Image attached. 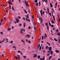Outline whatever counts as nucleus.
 <instances>
[{"label": "nucleus", "mask_w": 60, "mask_h": 60, "mask_svg": "<svg viewBox=\"0 0 60 60\" xmlns=\"http://www.w3.org/2000/svg\"><path fill=\"white\" fill-rule=\"evenodd\" d=\"M25 3L26 5V6L27 7L29 6V5L28 4V3L27 1H25Z\"/></svg>", "instance_id": "obj_1"}, {"label": "nucleus", "mask_w": 60, "mask_h": 60, "mask_svg": "<svg viewBox=\"0 0 60 60\" xmlns=\"http://www.w3.org/2000/svg\"><path fill=\"white\" fill-rule=\"evenodd\" d=\"M48 48L49 49V53L51 52V51L52 50V47H48Z\"/></svg>", "instance_id": "obj_2"}, {"label": "nucleus", "mask_w": 60, "mask_h": 60, "mask_svg": "<svg viewBox=\"0 0 60 60\" xmlns=\"http://www.w3.org/2000/svg\"><path fill=\"white\" fill-rule=\"evenodd\" d=\"M9 9H11V6L10 5H11V3L10 2H9Z\"/></svg>", "instance_id": "obj_3"}, {"label": "nucleus", "mask_w": 60, "mask_h": 60, "mask_svg": "<svg viewBox=\"0 0 60 60\" xmlns=\"http://www.w3.org/2000/svg\"><path fill=\"white\" fill-rule=\"evenodd\" d=\"M33 55V57H37V55L36 54H34Z\"/></svg>", "instance_id": "obj_4"}, {"label": "nucleus", "mask_w": 60, "mask_h": 60, "mask_svg": "<svg viewBox=\"0 0 60 60\" xmlns=\"http://www.w3.org/2000/svg\"><path fill=\"white\" fill-rule=\"evenodd\" d=\"M40 12H41V16H42V10H41Z\"/></svg>", "instance_id": "obj_5"}, {"label": "nucleus", "mask_w": 60, "mask_h": 60, "mask_svg": "<svg viewBox=\"0 0 60 60\" xmlns=\"http://www.w3.org/2000/svg\"><path fill=\"white\" fill-rule=\"evenodd\" d=\"M17 56H18V57L19 59V60H20V59L21 58H20V56L19 55H18Z\"/></svg>", "instance_id": "obj_6"}, {"label": "nucleus", "mask_w": 60, "mask_h": 60, "mask_svg": "<svg viewBox=\"0 0 60 60\" xmlns=\"http://www.w3.org/2000/svg\"><path fill=\"white\" fill-rule=\"evenodd\" d=\"M25 36L26 37H27L28 38H29L30 37V35H27Z\"/></svg>", "instance_id": "obj_7"}, {"label": "nucleus", "mask_w": 60, "mask_h": 60, "mask_svg": "<svg viewBox=\"0 0 60 60\" xmlns=\"http://www.w3.org/2000/svg\"><path fill=\"white\" fill-rule=\"evenodd\" d=\"M16 22H17V23L19 22V19H16Z\"/></svg>", "instance_id": "obj_8"}, {"label": "nucleus", "mask_w": 60, "mask_h": 60, "mask_svg": "<svg viewBox=\"0 0 60 60\" xmlns=\"http://www.w3.org/2000/svg\"><path fill=\"white\" fill-rule=\"evenodd\" d=\"M23 29H22L20 30L21 34H22L23 33V32L22 31H23Z\"/></svg>", "instance_id": "obj_9"}, {"label": "nucleus", "mask_w": 60, "mask_h": 60, "mask_svg": "<svg viewBox=\"0 0 60 60\" xmlns=\"http://www.w3.org/2000/svg\"><path fill=\"white\" fill-rule=\"evenodd\" d=\"M38 19H39V20H42V18H40V17H39L38 18Z\"/></svg>", "instance_id": "obj_10"}, {"label": "nucleus", "mask_w": 60, "mask_h": 60, "mask_svg": "<svg viewBox=\"0 0 60 60\" xmlns=\"http://www.w3.org/2000/svg\"><path fill=\"white\" fill-rule=\"evenodd\" d=\"M55 51L56 53H58L59 52V50H55Z\"/></svg>", "instance_id": "obj_11"}, {"label": "nucleus", "mask_w": 60, "mask_h": 60, "mask_svg": "<svg viewBox=\"0 0 60 60\" xmlns=\"http://www.w3.org/2000/svg\"><path fill=\"white\" fill-rule=\"evenodd\" d=\"M50 7L51 8L52 7H53V5H52V3H50Z\"/></svg>", "instance_id": "obj_12"}, {"label": "nucleus", "mask_w": 60, "mask_h": 60, "mask_svg": "<svg viewBox=\"0 0 60 60\" xmlns=\"http://www.w3.org/2000/svg\"><path fill=\"white\" fill-rule=\"evenodd\" d=\"M57 35L58 36H60V33H57Z\"/></svg>", "instance_id": "obj_13"}, {"label": "nucleus", "mask_w": 60, "mask_h": 60, "mask_svg": "<svg viewBox=\"0 0 60 60\" xmlns=\"http://www.w3.org/2000/svg\"><path fill=\"white\" fill-rule=\"evenodd\" d=\"M21 41H22V42L23 43H25V41H24L23 40V39H22L21 40Z\"/></svg>", "instance_id": "obj_14"}, {"label": "nucleus", "mask_w": 60, "mask_h": 60, "mask_svg": "<svg viewBox=\"0 0 60 60\" xmlns=\"http://www.w3.org/2000/svg\"><path fill=\"white\" fill-rule=\"evenodd\" d=\"M54 40L55 41H58L57 40H56V39L55 38H54Z\"/></svg>", "instance_id": "obj_15"}, {"label": "nucleus", "mask_w": 60, "mask_h": 60, "mask_svg": "<svg viewBox=\"0 0 60 60\" xmlns=\"http://www.w3.org/2000/svg\"><path fill=\"white\" fill-rule=\"evenodd\" d=\"M47 30H48V31H49V27L48 26H47Z\"/></svg>", "instance_id": "obj_16"}, {"label": "nucleus", "mask_w": 60, "mask_h": 60, "mask_svg": "<svg viewBox=\"0 0 60 60\" xmlns=\"http://www.w3.org/2000/svg\"><path fill=\"white\" fill-rule=\"evenodd\" d=\"M23 24V27H25V26H26V25H26L25 23H24Z\"/></svg>", "instance_id": "obj_17"}, {"label": "nucleus", "mask_w": 60, "mask_h": 60, "mask_svg": "<svg viewBox=\"0 0 60 60\" xmlns=\"http://www.w3.org/2000/svg\"><path fill=\"white\" fill-rule=\"evenodd\" d=\"M33 24H34V25H36V22H33Z\"/></svg>", "instance_id": "obj_18"}, {"label": "nucleus", "mask_w": 60, "mask_h": 60, "mask_svg": "<svg viewBox=\"0 0 60 60\" xmlns=\"http://www.w3.org/2000/svg\"><path fill=\"white\" fill-rule=\"evenodd\" d=\"M23 10L24 11L25 13H26V14H27V12H26V10H25V9H24Z\"/></svg>", "instance_id": "obj_19"}, {"label": "nucleus", "mask_w": 60, "mask_h": 60, "mask_svg": "<svg viewBox=\"0 0 60 60\" xmlns=\"http://www.w3.org/2000/svg\"><path fill=\"white\" fill-rule=\"evenodd\" d=\"M53 19L54 21H55V16H53Z\"/></svg>", "instance_id": "obj_20"}, {"label": "nucleus", "mask_w": 60, "mask_h": 60, "mask_svg": "<svg viewBox=\"0 0 60 60\" xmlns=\"http://www.w3.org/2000/svg\"><path fill=\"white\" fill-rule=\"evenodd\" d=\"M51 57H52V56H50V57H49V60H50V59Z\"/></svg>", "instance_id": "obj_21"}, {"label": "nucleus", "mask_w": 60, "mask_h": 60, "mask_svg": "<svg viewBox=\"0 0 60 60\" xmlns=\"http://www.w3.org/2000/svg\"><path fill=\"white\" fill-rule=\"evenodd\" d=\"M51 22L52 23H53V24H55V22H54V21H53V20H52V21Z\"/></svg>", "instance_id": "obj_22"}, {"label": "nucleus", "mask_w": 60, "mask_h": 60, "mask_svg": "<svg viewBox=\"0 0 60 60\" xmlns=\"http://www.w3.org/2000/svg\"><path fill=\"white\" fill-rule=\"evenodd\" d=\"M7 30H8V31H10V30H11V28H9Z\"/></svg>", "instance_id": "obj_23"}, {"label": "nucleus", "mask_w": 60, "mask_h": 60, "mask_svg": "<svg viewBox=\"0 0 60 60\" xmlns=\"http://www.w3.org/2000/svg\"><path fill=\"white\" fill-rule=\"evenodd\" d=\"M45 37H47V34H46V33L45 34Z\"/></svg>", "instance_id": "obj_24"}, {"label": "nucleus", "mask_w": 60, "mask_h": 60, "mask_svg": "<svg viewBox=\"0 0 60 60\" xmlns=\"http://www.w3.org/2000/svg\"><path fill=\"white\" fill-rule=\"evenodd\" d=\"M12 10H13V11H14V8H13V7H12Z\"/></svg>", "instance_id": "obj_25"}, {"label": "nucleus", "mask_w": 60, "mask_h": 60, "mask_svg": "<svg viewBox=\"0 0 60 60\" xmlns=\"http://www.w3.org/2000/svg\"><path fill=\"white\" fill-rule=\"evenodd\" d=\"M9 42H10V43H13V41H9Z\"/></svg>", "instance_id": "obj_26"}, {"label": "nucleus", "mask_w": 60, "mask_h": 60, "mask_svg": "<svg viewBox=\"0 0 60 60\" xmlns=\"http://www.w3.org/2000/svg\"><path fill=\"white\" fill-rule=\"evenodd\" d=\"M50 55V53H48V54H47V56H49Z\"/></svg>", "instance_id": "obj_27"}, {"label": "nucleus", "mask_w": 60, "mask_h": 60, "mask_svg": "<svg viewBox=\"0 0 60 60\" xmlns=\"http://www.w3.org/2000/svg\"><path fill=\"white\" fill-rule=\"evenodd\" d=\"M53 51H51V53H50V54L51 55H52V54H53Z\"/></svg>", "instance_id": "obj_28"}, {"label": "nucleus", "mask_w": 60, "mask_h": 60, "mask_svg": "<svg viewBox=\"0 0 60 60\" xmlns=\"http://www.w3.org/2000/svg\"><path fill=\"white\" fill-rule=\"evenodd\" d=\"M41 56H38V59H39L40 58Z\"/></svg>", "instance_id": "obj_29"}, {"label": "nucleus", "mask_w": 60, "mask_h": 60, "mask_svg": "<svg viewBox=\"0 0 60 60\" xmlns=\"http://www.w3.org/2000/svg\"><path fill=\"white\" fill-rule=\"evenodd\" d=\"M35 3H37L38 2V1L37 0H35Z\"/></svg>", "instance_id": "obj_30"}, {"label": "nucleus", "mask_w": 60, "mask_h": 60, "mask_svg": "<svg viewBox=\"0 0 60 60\" xmlns=\"http://www.w3.org/2000/svg\"><path fill=\"white\" fill-rule=\"evenodd\" d=\"M23 58H24L25 59H26V56H23Z\"/></svg>", "instance_id": "obj_31"}, {"label": "nucleus", "mask_w": 60, "mask_h": 60, "mask_svg": "<svg viewBox=\"0 0 60 60\" xmlns=\"http://www.w3.org/2000/svg\"><path fill=\"white\" fill-rule=\"evenodd\" d=\"M47 44H48V45H49V46H50V44H49V43H48V42H47Z\"/></svg>", "instance_id": "obj_32"}, {"label": "nucleus", "mask_w": 60, "mask_h": 60, "mask_svg": "<svg viewBox=\"0 0 60 60\" xmlns=\"http://www.w3.org/2000/svg\"><path fill=\"white\" fill-rule=\"evenodd\" d=\"M51 26L52 27H53L54 26V25H51Z\"/></svg>", "instance_id": "obj_33"}, {"label": "nucleus", "mask_w": 60, "mask_h": 60, "mask_svg": "<svg viewBox=\"0 0 60 60\" xmlns=\"http://www.w3.org/2000/svg\"><path fill=\"white\" fill-rule=\"evenodd\" d=\"M49 15L50 16H51H51H52L51 15V13L49 12Z\"/></svg>", "instance_id": "obj_34"}, {"label": "nucleus", "mask_w": 60, "mask_h": 60, "mask_svg": "<svg viewBox=\"0 0 60 60\" xmlns=\"http://www.w3.org/2000/svg\"><path fill=\"white\" fill-rule=\"evenodd\" d=\"M36 5L37 6H38V3H36Z\"/></svg>", "instance_id": "obj_35"}, {"label": "nucleus", "mask_w": 60, "mask_h": 60, "mask_svg": "<svg viewBox=\"0 0 60 60\" xmlns=\"http://www.w3.org/2000/svg\"><path fill=\"white\" fill-rule=\"evenodd\" d=\"M39 6H41V2L40 1L39 3Z\"/></svg>", "instance_id": "obj_36"}, {"label": "nucleus", "mask_w": 60, "mask_h": 60, "mask_svg": "<svg viewBox=\"0 0 60 60\" xmlns=\"http://www.w3.org/2000/svg\"><path fill=\"white\" fill-rule=\"evenodd\" d=\"M41 46H40L39 49L40 50H41Z\"/></svg>", "instance_id": "obj_37"}, {"label": "nucleus", "mask_w": 60, "mask_h": 60, "mask_svg": "<svg viewBox=\"0 0 60 60\" xmlns=\"http://www.w3.org/2000/svg\"><path fill=\"white\" fill-rule=\"evenodd\" d=\"M48 46H46V49H48Z\"/></svg>", "instance_id": "obj_38"}, {"label": "nucleus", "mask_w": 60, "mask_h": 60, "mask_svg": "<svg viewBox=\"0 0 60 60\" xmlns=\"http://www.w3.org/2000/svg\"><path fill=\"white\" fill-rule=\"evenodd\" d=\"M28 42L29 43H31V42H30V41H28Z\"/></svg>", "instance_id": "obj_39"}, {"label": "nucleus", "mask_w": 60, "mask_h": 60, "mask_svg": "<svg viewBox=\"0 0 60 60\" xmlns=\"http://www.w3.org/2000/svg\"><path fill=\"white\" fill-rule=\"evenodd\" d=\"M18 18H19V19H20L21 18V17L19 16H18Z\"/></svg>", "instance_id": "obj_40"}, {"label": "nucleus", "mask_w": 60, "mask_h": 60, "mask_svg": "<svg viewBox=\"0 0 60 60\" xmlns=\"http://www.w3.org/2000/svg\"><path fill=\"white\" fill-rule=\"evenodd\" d=\"M56 32H58V29H57L56 30Z\"/></svg>", "instance_id": "obj_41"}, {"label": "nucleus", "mask_w": 60, "mask_h": 60, "mask_svg": "<svg viewBox=\"0 0 60 60\" xmlns=\"http://www.w3.org/2000/svg\"><path fill=\"white\" fill-rule=\"evenodd\" d=\"M28 20L29 22H30V20L29 19H28Z\"/></svg>", "instance_id": "obj_42"}, {"label": "nucleus", "mask_w": 60, "mask_h": 60, "mask_svg": "<svg viewBox=\"0 0 60 60\" xmlns=\"http://www.w3.org/2000/svg\"><path fill=\"white\" fill-rule=\"evenodd\" d=\"M3 21H4L3 20V19H2L1 20V22H2Z\"/></svg>", "instance_id": "obj_43"}, {"label": "nucleus", "mask_w": 60, "mask_h": 60, "mask_svg": "<svg viewBox=\"0 0 60 60\" xmlns=\"http://www.w3.org/2000/svg\"><path fill=\"white\" fill-rule=\"evenodd\" d=\"M45 25L46 26H48V23H45Z\"/></svg>", "instance_id": "obj_44"}, {"label": "nucleus", "mask_w": 60, "mask_h": 60, "mask_svg": "<svg viewBox=\"0 0 60 60\" xmlns=\"http://www.w3.org/2000/svg\"><path fill=\"white\" fill-rule=\"evenodd\" d=\"M26 21H27L28 20L27 19V17H26Z\"/></svg>", "instance_id": "obj_45"}, {"label": "nucleus", "mask_w": 60, "mask_h": 60, "mask_svg": "<svg viewBox=\"0 0 60 60\" xmlns=\"http://www.w3.org/2000/svg\"><path fill=\"white\" fill-rule=\"evenodd\" d=\"M32 19H34V15H32Z\"/></svg>", "instance_id": "obj_46"}, {"label": "nucleus", "mask_w": 60, "mask_h": 60, "mask_svg": "<svg viewBox=\"0 0 60 60\" xmlns=\"http://www.w3.org/2000/svg\"><path fill=\"white\" fill-rule=\"evenodd\" d=\"M6 40H7V41L6 42H7L8 41V39L7 38Z\"/></svg>", "instance_id": "obj_47"}, {"label": "nucleus", "mask_w": 60, "mask_h": 60, "mask_svg": "<svg viewBox=\"0 0 60 60\" xmlns=\"http://www.w3.org/2000/svg\"><path fill=\"white\" fill-rule=\"evenodd\" d=\"M14 57L16 59H18V58H17V57L16 56H14Z\"/></svg>", "instance_id": "obj_48"}, {"label": "nucleus", "mask_w": 60, "mask_h": 60, "mask_svg": "<svg viewBox=\"0 0 60 60\" xmlns=\"http://www.w3.org/2000/svg\"><path fill=\"white\" fill-rule=\"evenodd\" d=\"M19 26H21V24L20 23L19 24Z\"/></svg>", "instance_id": "obj_49"}, {"label": "nucleus", "mask_w": 60, "mask_h": 60, "mask_svg": "<svg viewBox=\"0 0 60 60\" xmlns=\"http://www.w3.org/2000/svg\"><path fill=\"white\" fill-rule=\"evenodd\" d=\"M45 60V58H44V56L43 57V60Z\"/></svg>", "instance_id": "obj_50"}, {"label": "nucleus", "mask_w": 60, "mask_h": 60, "mask_svg": "<svg viewBox=\"0 0 60 60\" xmlns=\"http://www.w3.org/2000/svg\"><path fill=\"white\" fill-rule=\"evenodd\" d=\"M28 28L29 29H30L31 28V27L30 26H29L28 27Z\"/></svg>", "instance_id": "obj_51"}, {"label": "nucleus", "mask_w": 60, "mask_h": 60, "mask_svg": "<svg viewBox=\"0 0 60 60\" xmlns=\"http://www.w3.org/2000/svg\"><path fill=\"white\" fill-rule=\"evenodd\" d=\"M57 3H56L55 4V6H57Z\"/></svg>", "instance_id": "obj_52"}, {"label": "nucleus", "mask_w": 60, "mask_h": 60, "mask_svg": "<svg viewBox=\"0 0 60 60\" xmlns=\"http://www.w3.org/2000/svg\"><path fill=\"white\" fill-rule=\"evenodd\" d=\"M43 39V36H42V40Z\"/></svg>", "instance_id": "obj_53"}, {"label": "nucleus", "mask_w": 60, "mask_h": 60, "mask_svg": "<svg viewBox=\"0 0 60 60\" xmlns=\"http://www.w3.org/2000/svg\"><path fill=\"white\" fill-rule=\"evenodd\" d=\"M2 57H4V55L3 54L2 55Z\"/></svg>", "instance_id": "obj_54"}, {"label": "nucleus", "mask_w": 60, "mask_h": 60, "mask_svg": "<svg viewBox=\"0 0 60 60\" xmlns=\"http://www.w3.org/2000/svg\"><path fill=\"white\" fill-rule=\"evenodd\" d=\"M21 51H18V53H20V52Z\"/></svg>", "instance_id": "obj_55"}, {"label": "nucleus", "mask_w": 60, "mask_h": 60, "mask_svg": "<svg viewBox=\"0 0 60 60\" xmlns=\"http://www.w3.org/2000/svg\"><path fill=\"white\" fill-rule=\"evenodd\" d=\"M49 25H50V26H51V23H50V22L49 21Z\"/></svg>", "instance_id": "obj_56"}, {"label": "nucleus", "mask_w": 60, "mask_h": 60, "mask_svg": "<svg viewBox=\"0 0 60 60\" xmlns=\"http://www.w3.org/2000/svg\"><path fill=\"white\" fill-rule=\"evenodd\" d=\"M20 54H21V55H23V54L22 53V52H20Z\"/></svg>", "instance_id": "obj_57"}, {"label": "nucleus", "mask_w": 60, "mask_h": 60, "mask_svg": "<svg viewBox=\"0 0 60 60\" xmlns=\"http://www.w3.org/2000/svg\"><path fill=\"white\" fill-rule=\"evenodd\" d=\"M22 19L23 20H25V18H23Z\"/></svg>", "instance_id": "obj_58"}, {"label": "nucleus", "mask_w": 60, "mask_h": 60, "mask_svg": "<svg viewBox=\"0 0 60 60\" xmlns=\"http://www.w3.org/2000/svg\"><path fill=\"white\" fill-rule=\"evenodd\" d=\"M40 47V44H39L38 46V48H39Z\"/></svg>", "instance_id": "obj_59"}, {"label": "nucleus", "mask_w": 60, "mask_h": 60, "mask_svg": "<svg viewBox=\"0 0 60 60\" xmlns=\"http://www.w3.org/2000/svg\"><path fill=\"white\" fill-rule=\"evenodd\" d=\"M58 40L59 42H60V40L59 39H58Z\"/></svg>", "instance_id": "obj_60"}, {"label": "nucleus", "mask_w": 60, "mask_h": 60, "mask_svg": "<svg viewBox=\"0 0 60 60\" xmlns=\"http://www.w3.org/2000/svg\"><path fill=\"white\" fill-rule=\"evenodd\" d=\"M13 48H16V47H15V46H13Z\"/></svg>", "instance_id": "obj_61"}, {"label": "nucleus", "mask_w": 60, "mask_h": 60, "mask_svg": "<svg viewBox=\"0 0 60 60\" xmlns=\"http://www.w3.org/2000/svg\"><path fill=\"white\" fill-rule=\"evenodd\" d=\"M23 32H25V30L23 29Z\"/></svg>", "instance_id": "obj_62"}, {"label": "nucleus", "mask_w": 60, "mask_h": 60, "mask_svg": "<svg viewBox=\"0 0 60 60\" xmlns=\"http://www.w3.org/2000/svg\"><path fill=\"white\" fill-rule=\"evenodd\" d=\"M40 59L41 60H43V59H42V58H40Z\"/></svg>", "instance_id": "obj_63"}, {"label": "nucleus", "mask_w": 60, "mask_h": 60, "mask_svg": "<svg viewBox=\"0 0 60 60\" xmlns=\"http://www.w3.org/2000/svg\"><path fill=\"white\" fill-rule=\"evenodd\" d=\"M58 60H60V58L58 59Z\"/></svg>", "instance_id": "obj_64"}]
</instances>
